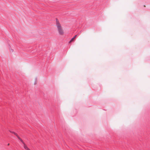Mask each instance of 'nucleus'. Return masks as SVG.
Masks as SVG:
<instances>
[{"mask_svg": "<svg viewBox=\"0 0 150 150\" xmlns=\"http://www.w3.org/2000/svg\"><path fill=\"white\" fill-rule=\"evenodd\" d=\"M56 26L57 27L58 30L60 35H62L64 33L63 31L61 25L57 19H56Z\"/></svg>", "mask_w": 150, "mask_h": 150, "instance_id": "obj_1", "label": "nucleus"}, {"mask_svg": "<svg viewBox=\"0 0 150 150\" xmlns=\"http://www.w3.org/2000/svg\"><path fill=\"white\" fill-rule=\"evenodd\" d=\"M24 144V149L27 150H30V149L25 144Z\"/></svg>", "mask_w": 150, "mask_h": 150, "instance_id": "obj_2", "label": "nucleus"}, {"mask_svg": "<svg viewBox=\"0 0 150 150\" xmlns=\"http://www.w3.org/2000/svg\"><path fill=\"white\" fill-rule=\"evenodd\" d=\"M76 35H75L73 38H72L71 40L69 41V42H70L72 41H73V39L75 38H76Z\"/></svg>", "mask_w": 150, "mask_h": 150, "instance_id": "obj_3", "label": "nucleus"}, {"mask_svg": "<svg viewBox=\"0 0 150 150\" xmlns=\"http://www.w3.org/2000/svg\"><path fill=\"white\" fill-rule=\"evenodd\" d=\"M37 83V78H36V79H35V82L34 83V84H36Z\"/></svg>", "mask_w": 150, "mask_h": 150, "instance_id": "obj_4", "label": "nucleus"}, {"mask_svg": "<svg viewBox=\"0 0 150 150\" xmlns=\"http://www.w3.org/2000/svg\"><path fill=\"white\" fill-rule=\"evenodd\" d=\"M17 137L20 140H21V139L18 135L17 136Z\"/></svg>", "mask_w": 150, "mask_h": 150, "instance_id": "obj_5", "label": "nucleus"}, {"mask_svg": "<svg viewBox=\"0 0 150 150\" xmlns=\"http://www.w3.org/2000/svg\"><path fill=\"white\" fill-rule=\"evenodd\" d=\"M20 140L22 143L23 144H25V143L23 142L21 139V140Z\"/></svg>", "mask_w": 150, "mask_h": 150, "instance_id": "obj_6", "label": "nucleus"}, {"mask_svg": "<svg viewBox=\"0 0 150 150\" xmlns=\"http://www.w3.org/2000/svg\"><path fill=\"white\" fill-rule=\"evenodd\" d=\"M10 51L11 52H13V50L12 49H11L10 50Z\"/></svg>", "mask_w": 150, "mask_h": 150, "instance_id": "obj_7", "label": "nucleus"}, {"mask_svg": "<svg viewBox=\"0 0 150 150\" xmlns=\"http://www.w3.org/2000/svg\"><path fill=\"white\" fill-rule=\"evenodd\" d=\"M14 134L16 136L18 135L16 133H15V132L14 133Z\"/></svg>", "mask_w": 150, "mask_h": 150, "instance_id": "obj_8", "label": "nucleus"}, {"mask_svg": "<svg viewBox=\"0 0 150 150\" xmlns=\"http://www.w3.org/2000/svg\"><path fill=\"white\" fill-rule=\"evenodd\" d=\"M10 132L11 133H13V134H14V133H15V132H14L10 131Z\"/></svg>", "mask_w": 150, "mask_h": 150, "instance_id": "obj_9", "label": "nucleus"}, {"mask_svg": "<svg viewBox=\"0 0 150 150\" xmlns=\"http://www.w3.org/2000/svg\"><path fill=\"white\" fill-rule=\"evenodd\" d=\"M9 143L8 144V145H9Z\"/></svg>", "mask_w": 150, "mask_h": 150, "instance_id": "obj_10", "label": "nucleus"}]
</instances>
